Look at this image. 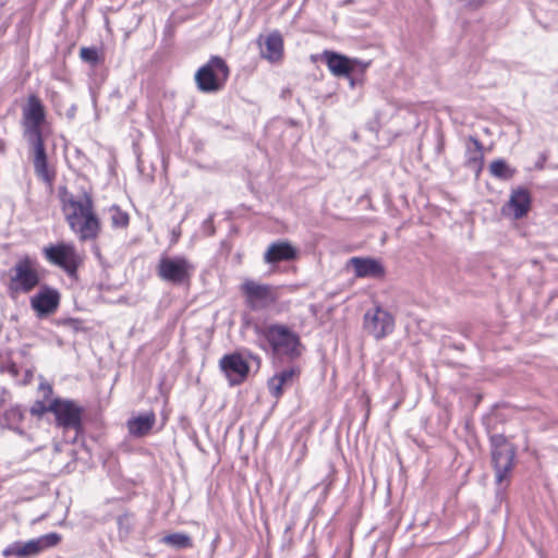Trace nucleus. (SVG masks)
<instances>
[{
  "label": "nucleus",
  "instance_id": "1",
  "mask_svg": "<svg viewBox=\"0 0 558 558\" xmlns=\"http://www.w3.org/2000/svg\"><path fill=\"white\" fill-rule=\"evenodd\" d=\"M229 68L220 57H211L195 74L197 87L205 93L220 90L229 77Z\"/></svg>",
  "mask_w": 558,
  "mask_h": 558
},
{
  "label": "nucleus",
  "instance_id": "2",
  "mask_svg": "<svg viewBox=\"0 0 558 558\" xmlns=\"http://www.w3.org/2000/svg\"><path fill=\"white\" fill-rule=\"evenodd\" d=\"M264 335L275 354L288 356H299L301 354L302 348L299 337L286 326H269Z\"/></svg>",
  "mask_w": 558,
  "mask_h": 558
},
{
  "label": "nucleus",
  "instance_id": "3",
  "mask_svg": "<svg viewBox=\"0 0 558 558\" xmlns=\"http://www.w3.org/2000/svg\"><path fill=\"white\" fill-rule=\"evenodd\" d=\"M39 283L36 264L28 257L20 259L10 271L11 293H28Z\"/></svg>",
  "mask_w": 558,
  "mask_h": 558
},
{
  "label": "nucleus",
  "instance_id": "4",
  "mask_svg": "<svg viewBox=\"0 0 558 558\" xmlns=\"http://www.w3.org/2000/svg\"><path fill=\"white\" fill-rule=\"evenodd\" d=\"M45 122V109L36 96H31L23 108L24 136L27 142H43V124Z\"/></svg>",
  "mask_w": 558,
  "mask_h": 558
},
{
  "label": "nucleus",
  "instance_id": "5",
  "mask_svg": "<svg viewBox=\"0 0 558 558\" xmlns=\"http://www.w3.org/2000/svg\"><path fill=\"white\" fill-rule=\"evenodd\" d=\"M241 291L245 298L246 304L252 310L266 308L278 300V289L276 287L259 283L246 279L241 284Z\"/></svg>",
  "mask_w": 558,
  "mask_h": 558
},
{
  "label": "nucleus",
  "instance_id": "6",
  "mask_svg": "<svg viewBox=\"0 0 558 558\" xmlns=\"http://www.w3.org/2000/svg\"><path fill=\"white\" fill-rule=\"evenodd\" d=\"M61 539L57 533H49L27 542H14L3 550V556H15L19 558L33 557L43 550L53 547Z\"/></svg>",
  "mask_w": 558,
  "mask_h": 558
},
{
  "label": "nucleus",
  "instance_id": "7",
  "mask_svg": "<svg viewBox=\"0 0 558 558\" xmlns=\"http://www.w3.org/2000/svg\"><path fill=\"white\" fill-rule=\"evenodd\" d=\"M194 270L192 263L183 256L162 257L158 264V275L162 280L180 284L187 280Z\"/></svg>",
  "mask_w": 558,
  "mask_h": 558
},
{
  "label": "nucleus",
  "instance_id": "8",
  "mask_svg": "<svg viewBox=\"0 0 558 558\" xmlns=\"http://www.w3.org/2000/svg\"><path fill=\"white\" fill-rule=\"evenodd\" d=\"M48 409L49 412L54 414L58 426L62 428H80L82 408L74 401L57 398L48 403Z\"/></svg>",
  "mask_w": 558,
  "mask_h": 558
},
{
  "label": "nucleus",
  "instance_id": "9",
  "mask_svg": "<svg viewBox=\"0 0 558 558\" xmlns=\"http://www.w3.org/2000/svg\"><path fill=\"white\" fill-rule=\"evenodd\" d=\"M364 329L375 339H384L393 331L395 318L388 311L377 306L365 313Z\"/></svg>",
  "mask_w": 558,
  "mask_h": 558
},
{
  "label": "nucleus",
  "instance_id": "10",
  "mask_svg": "<svg viewBox=\"0 0 558 558\" xmlns=\"http://www.w3.org/2000/svg\"><path fill=\"white\" fill-rule=\"evenodd\" d=\"M61 199L62 210L71 230L74 229V222L80 221L94 207L92 196L87 193L73 195L64 192Z\"/></svg>",
  "mask_w": 558,
  "mask_h": 558
},
{
  "label": "nucleus",
  "instance_id": "11",
  "mask_svg": "<svg viewBox=\"0 0 558 558\" xmlns=\"http://www.w3.org/2000/svg\"><path fill=\"white\" fill-rule=\"evenodd\" d=\"M493 446L492 457L496 471V480L498 483H501L512 469L514 449L512 445L502 437H494Z\"/></svg>",
  "mask_w": 558,
  "mask_h": 558
},
{
  "label": "nucleus",
  "instance_id": "12",
  "mask_svg": "<svg viewBox=\"0 0 558 558\" xmlns=\"http://www.w3.org/2000/svg\"><path fill=\"white\" fill-rule=\"evenodd\" d=\"M46 258L54 265L72 272L80 264V256L71 244H58L44 250Z\"/></svg>",
  "mask_w": 558,
  "mask_h": 558
},
{
  "label": "nucleus",
  "instance_id": "13",
  "mask_svg": "<svg viewBox=\"0 0 558 558\" xmlns=\"http://www.w3.org/2000/svg\"><path fill=\"white\" fill-rule=\"evenodd\" d=\"M59 303V292L49 287H41L40 290L31 298V306L38 317H44L54 313Z\"/></svg>",
  "mask_w": 558,
  "mask_h": 558
},
{
  "label": "nucleus",
  "instance_id": "14",
  "mask_svg": "<svg viewBox=\"0 0 558 558\" xmlns=\"http://www.w3.org/2000/svg\"><path fill=\"white\" fill-rule=\"evenodd\" d=\"M324 58L329 71L335 76H349L357 68L364 70L367 66L366 63H362L356 59H350L337 52L325 51Z\"/></svg>",
  "mask_w": 558,
  "mask_h": 558
},
{
  "label": "nucleus",
  "instance_id": "15",
  "mask_svg": "<svg viewBox=\"0 0 558 558\" xmlns=\"http://www.w3.org/2000/svg\"><path fill=\"white\" fill-rule=\"evenodd\" d=\"M220 367L231 385L241 384L248 374V365L240 354L223 356L220 361Z\"/></svg>",
  "mask_w": 558,
  "mask_h": 558
},
{
  "label": "nucleus",
  "instance_id": "16",
  "mask_svg": "<svg viewBox=\"0 0 558 558\" xmlns=\"http://www.w3.org/2000/svg\"><path fill=\"white\" fill-rule=\"evenodd\" d=\"M531 207V196L525 189L513 190L504 210L514 219L524 217Z\"/></svg>",
  "mask_w": 558,
  "mask_h": 558
},
{
  "label": "nucleus",
  "instance_id": "17",
  "mask_svg": "<svg viewBox=\"0 0 558 558\" xmlns=\"http://www.w3.org/2000/svg\"><path fill=\"white\" fill-rule=\"evenodd\" d=\"M78 235L82 241L94 240L100 232V221L94 210V207L88 210V214L80 220L74 222L72 230Z\"/></svg>",
  "mask_w": 558,
  "mask_h": 558
},
{
  "label": "nucleus",
  "instance_id": "18",
  "mask_svg": "<svg viewBox=\"0 0 558 558\" xmlns=\"http://www.w3.org/2000/svg\"><path fill=\"white\" fill-rule=\"evenodd\" d=\"M296 248L287 241L271 243L264 254V262L276 264L279 262L292 260L296 257Z\"/></svg>",
  "mask_w": 558,
  "mask_h": 558
},
{
  "label": "nucleus",
  "instance_id": "19",
  "mask_svg": "<svg viewBox=\"0 0 558 558\" xmlns=\"http://www.w3.org/2000/svg\"><path fill=\"white\" fill-rule=\"evenodd\" d=\"M299 372L294 367L282 369L268 380V389L275 398H279L287 387H290L298 377Z\"/></svg>",
  "mask_w": 558,
  "mask_h": 558
},
{
  "label": "nucleus",
  "instance_id": "20",
  "mask_svg": "<svg viewBox=\"0 0 558 558\" xmlns=\"http://www.w3.org/2000/svg\"><path fill=\"white\" fill-rule=\"evenodd\" d=\"M262 57L270 62L281 60L283 53V41L279 33H271L265 40L259 43Z\"/></svg>",
  "mask_w": 558,
  "mask_h": 558
},
{
  "label": "nucleus",
  "instance_id": "21",
  "mask_svg": "<svg viewBox=\"0 0 558 558\" xmlns=\"http://www.w3.org/2000/svg\"><path fill=\"white\" fill-rule=\"evenodd\" d=\"M356 277H379L384 274V269L379 262L373 258L352 257L349 260Z\"/></svg>",
  "mask_w": 558,
  "mask_h": 558
},
{
  "label": "nucleus",
  "instance_id": "22",
  "mask_svg": "<svg viewBox=\"0 0 558 558\" xmlns=\"http://www.w3.org/2000/svg\"><path fill=\"white\" fill-rule=\"evenodd\" d=\"M156 423V416L153 412L140 414L128 421L129 433L134 437L147 435Z\"/></svg>",
  "mask_w": 558,
  "mask_h": 558
},
{
  "label": "nucleus",
  "instance_id": "23",
  "mask_svg": "<svg viewBox=\"0 0 558 558\" xmlns=\"http://www.w3.org/2000/svg\"><path fill=\"white\" fill-rule=\"evenodd\" d=\"M34 148V167L37 175L45 182L51 181V174L47 167L44 142L31 143Z\"/></svg>",
  "mask_w": 558,
  "mask_h": 558
},
{
  "label": "nucleus",
  "instance_id": "24",
  "mask_svg": "<svg viewBox=\"0 0 558 558\" xmlns=\"http://www.w3.org/2000/svg\"><path fill=\"white\" fill-rule=\"evenodd\" d=\"M161 542L175 549L192 547V539L184 533H172L162 537Z\"/></svg>",
  "mask_w": 558,
  "mask_h": 558
},
{
  "label": "nucleus",
  "instance_id": "25",
  "mask_svg": "<svg viewBox=\"0 0 558 558\" xmlns=\"http://www.w3.org/2000/svg\"><path fill=\"white\" fill-rule=\"evenodd\" d=\"M471 146L468 147V162L472 165L473 168H476L477 170L481 169V163L483 160V154L481 149V144L477 140L471 141Z\"/></svg>",
  "mask_w": 558,
  "mask_h": 558
},
{
  "label": "nucleus",
  "instance_id": "26",
  "mask_svg": "<svg viewBox=\"0 0 558 558\" xmlns=\"http://www.w3.org/2000/svg\"><path fill=\"white\" fill-rule=\"evenodd\" d=\"M490 173L500 179H509L512 177L513 171L501 159L494 160L489 166Z\"/></svg>",
  "mask_w": 558,
  "mask_h": 558
},
{
  "label": "nucleus",
  "instance_id": "27",
  "mask_svg": "<svg viewBox=\"0 0 558 558\" xmlns=\"http://www.w3.org/2000/svg\"><path fill=\"white\" fill-rule=\"evenodd\" d=\"M111 223L116 228H124L129 225V216L126 213L117 207L111 208Z\"/></svg>",
  "mask_w": 558,
  "mask_h": 558
},
{
  "label": "nucleus",
  "instance_id": "28",
  "mask_svg": "<svg viewBox=\"0 0 558 558\" xmlns=\"http://www.w3.org/2000/svg\"><path fill=\"white\" fill-rule=\"evenodd\" d=\"M0 372H7L13 377L17 375V367L15 363L10 361L8 353L0 354Z\"/></svg>",
  "mask_w": 558,
  "mask_h": 558
},
{
  "label": "nucleus",
  "instance_id": "29",
  "mask_svg": "<svg viewBox=\"0 0 558 558\" xmlns=\"http://www.w3.org/2000/svg\"><path fill=\"white\" fill-rule=\"evenodd\" d=\"M80 56L84 61L96 63L98 61V52L95 48H82Z\"/></svg>",
  "mask_w": 558,
  "mask_h": 558
},
{
  "label": "nucleus",
  "instance_id": "30",
  "mask_svg": "<svg viewBox=\"0 0 558 558\" xmlns=\"http://www.w3.org/2000/svg\"><path fill=\"white\" fill-rule=\"evenodd\" d=\"M49 412L48 404L43 401H37L31 408V413L36 416H41L44 413Z\"/></svg>",
  "mask_w": 558,
  "mask_h": 558
},
{
  "label": "nucleus",
  "instance_id": "31",
  "mask_svg": "<svg viewBox=\"0 0 558 558\" xmlns=\"http://www.w3.org/2000/svg\"><path fill=\"white\" fill-rule=\"evenodd\" d=\"M40 389L44 391V396L45 397H49L51 393H52V388L51 386L47 385V384H41L40 385Z\"/></svg>",
  "mask_w": 558,
  "mask_h": 558
},
{
  "label": "nucleus",
  "instance_id": "32",
  "mask_svg": "<svg viewBox=\"0 0 558 558\" xmlns=\"http://www.w3.org/2000/svg\"><path fill=\"white\" fill-rule=\"evenodd\" d=\"M460 1L469 7H478L483 2V0H460Z\"/></svg>",
  "mask_w": 558,
  "mask_h": 558
},
{
  "label": "nucleus",
  "instance_id": "33",
  "mask_svg": "<svg viewBox=\"0 0 558 558\" xmlns=\"http://www.w3.org/2000/svg\"><path fill=\"white\" fill-rule=\"evenodd\" d=\"M32 377H33V373L31 371H27L26 372V380L25 381L31 380Z\"/></svg>",
  "mask_w": 558,
  "mask_h": 558
}]
</instances>
